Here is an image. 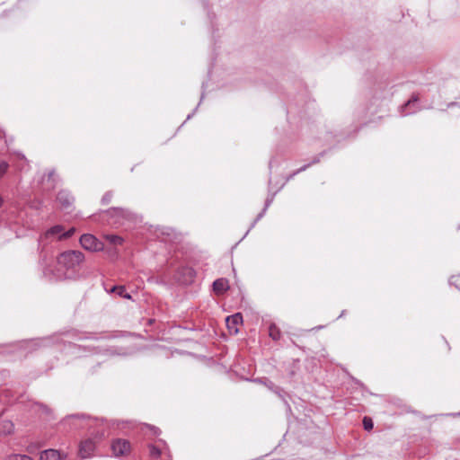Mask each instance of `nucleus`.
<instances>
[{
  "instance_id": "f257e3e1",
  "label": "nucleus",
  "mask_w": 460,
  "mask_h": 460,
  "mask_svg": "<svg viewBox=\"0 0 460 460\" xmlns=\"http://www.w3.org/2000/svg\"><path fill=\"white\" fill-rule=\"evenodd\" d=\"M84 260V254L79 251H66L58 258V264L66 270H73Z\"/></svg>"
},
{
  "instance_id": "f03ea898",
  "label": "nucleus",
  "mask_w": 460,
  "mask_h": 460,
  "mask_svg": "<svg viewBox=\"0 0 460 460\" xmlns=\"http://www.w3.org/2000/svg\"><path fill=\"white\" fill-rule=\"evenodd\" d=\"M75 233V228H70L69 230L64 232L63 226L58 225L55 226L49 230H47L43 234L40 235L39 242L43 243L45 241H52L54 239L61 240L66 239L72 236Z\"/></svg>"
},
{
  "instance_id": "7ed1b4c3",
  "label": "nucleus",
  "mask_w": 460,
  "mask_h": 460,
  "mask_svg": "<svg viewBox=\"0 0 460 460\" xmlns=\"http://www.w3.org/2000/svg\"><path fill=\"white\" fill-rule=\"evenodd\" d=\"M82 247L90 252H99L103 249V243L93 234H85L80 237Z\"/></svg>"
},
{
  "instance_id": "20e7f679",
  "label": "nucleus",
  "mask_w": 460,
  "mask_h": 460,
  "mask_svg": "<svg viewBox=\"0 0 460 460\" xmlns=\"http://www.w3.org/2000/svg\"><path fill=\"white\" fill-rule=\"evenodd\" d=\"M226 326L231 334H237L238 326L243 323V316L240 313L227 316L226 319Z\"/></svg>"
},
{
  "instance_id": "39448f33",
  "label": "nucleus",
  "mask_w": 460,
  "mask_h": 460,
  "mask_svg": "<svg viewBox=\"0 0 460 460\" xmlns=\"http://www.w3.org/2000/svg\"><path fill=\"white\" fill-rule=\"evenodd\" d=\"M111 450L116 456H124L129 452L130 445L125 439H116L111 444Z\"/></svg>"
},
{
  "instance_id": "423d86ee",
  "label": "nucleus",
  "mask_w": 460,
  "mask_h": 460,
  "mask_svg": "<svg viewBox=\"0 0 460 460\" xmlns=\"http://www.w3.org/2000/svg\"><path fill=\"white\" fill-rule=\"evenodd\" d=\"M95 445L92 439H86L80 445L79 453L82 457H88L94 450Z\"/></svg>"
},
{
  "instance_id": "0eeeda50",
  "label": "nucleus",
  "mask_w": 460,
  "mask_h": 460,
  "mask_svg": "<svg viewBox=\"0 0 460 460\" xmlns=\"http://www.w3.org/2000/svg\"><path fill=\"white\" fill-rule=\"evenodd\" d=\"M62 455L58 450L47 449L40 453V460H61Z\"/></svg>"
},
{
  "instance_id": "6e6552de",
  "label": "nucleus",
  "mask_w": 460,
  "mask_h": 460,
  "mask_svg": "<svg viewBox=\"0 0 460 460\" xmlns=\"http://www.w3.org/2000/svg\"><path fill=\"white\" fill-rule=\"evenodd\" d=\"M58 200L63 208H67L71 206L73 202V198L70 196L69 193L66 191H60L58 195Z\"/></svg>"
},
{
  "instance_id": "1a4fd4ad",
  "label": "nucleus",
  "mask_w": 460,
  "mask_h": 460,
  "mask_svg": "<svg viewBox=\"0 0 460 460\" xmlns=\"http://www.w3.org/2000/svg\"><path fill=\"white\" fill-rule=\"evenodd\" d=\"M228 288V281L225 279H218L213 283V289L217 294H222Z\"/></svg>"
},
{
  "instance_id": "9d476101",
  "label": "nucleus",
  "mask_w": 460,
  "mask_h": 460,
  "mask_svg": "<svg viewBox=\"0 0 460 460\" xmlns=\"http://www.w3.org/2000/svg\"><path fill=\"white\" fill-rule=\"evenodd\" d=\"M43 273L49 279H64L66 278V273L61 271L60 270H58L57 272H55L51 269L46 268L44 269Z\"/></svg>"
},
{
  "instance_id": "9b49d317",
  "label": "nucleus",
  "mask_w": 460,
  "mask_h": 460,
  "mask_svg": "<svg viewBox=\"0 0 460 460\" xmlns=\"http://www.w3.org/2000/svg\"><path fill=\"white\" fill-rule=\"evenodd\" d=\"M13 424L11 420L0 419V433L4 435L11 434L13 431Z\"/></svg>"
},
{
  "instance_id": "f8f14e48",
  "label": "nucleus",
  "mask_w": 460,
  "mask_h": 460,
  "mask_svg": "<svg viewBox=\"0 0 460 460\" xmlns=\"http://www.w3.org/2000/svg\"><path fill=\"white\" fill-rule=\"evenodd\" d=\"M106 240H108L111 243L114 245H120L123 243L122 237L115 234H107L105 235Z\"/></svg>"
},
{
  "instance_id": "ddd939ff",
  "label": "nucleus",
  "mask_w": 460,
  "mask_h": 460,
  "mask_svg": "<svg viewBox=\"0 0 460 460\" xmlns=\"http://www.w3.org/2000/svg\"><path fill=\"white\" fill-rule=\"evenodd\" d=\"M269 334L275 341H277L280 338V332L275 324H271L270 326Z\"/></svg>"
},
{
  "instance_id": "4468645a",
  "label": "nucleus",
  "mask_w": 460,
  "mask_h": 460,
  "mask_svg": "<svg viewBox=\"0 0 460 460\" xmlns=\"http://www.w3.org/2000/svg\"><path fill=\"white\" fill-rule=\"evenodd\" d=\"M111 292H116L119 296L129 299L131 296L128 293L126 292L125 288L122 286L113 287Z\"/></svg>"
},
{
  "instance_id": "2eb2a0df",
  "label": "nucleus",
  "mask_w": 460,
  "mask_h": 460,
  "mask_svg": "<svg viewBox=\"0 0 460 460\" xmlns=\"http://www.w3.org/2000/svg\"><path fill=\"white\" fill-rule=\"evenodd\" d=\"M5 460H33V459L27 455L13 454V455L8 456L5 458Z\"/></svg>"
},
{
  "instance_id": "dca6fc26",
  "label": "nucleus",
  "mask_w": 460,
  "mask_h": 460,
  "mask_svg": "<svg viewBox=\"0 0 460 460\" xmlns=\"http://www.w3.org/2000/svg\"><path fill=\"white\" fill-rule=\"evenodd\" d=\"M363 426L366 430H371L373 429L372 420L368 417H365L363 420Z\"/></svg>"
},
{
  "instance_id": "f3484780",
  "label": "nucleus",
  "mask_w": 460,
  "mask_h": 460,
  "mask_svg": "<svg viewBox=\"0 0 460 460\" xmlns=\"http://www.w3.org/2000/svg\"><path fill=\"white\" fill-rule=\"evenodd\" d=\"M9 164L4 161H0V179L6 173Z\"/></svg>"
},
{
  "instance_id": "a211bd4d",
  "label": "nucleus",
  "mask_w": 460,
  "mask_h": 460,
  "mask_svg": "<svg viewBox=\"0 0 460 460\" xmlns=\"http://www.w3.org/2000/svg\"><path fill=\"white\" fill-rule=\"evenodd\" d=\"M150 454L152 456H160V450L156 448L155 447H150Z\"/></svg>"
},
{
  "instance_id": "6ab92c4d",
  "label": "nucleus",
  "mask_w": 460,
  "mask_h": 460,
  "mask_svg": "<svg viewBox=\"0 0 460 460\" xmlns=\"http://www.w3.org/2000/svg\"><path fill=\"white\" fill-rule=\"evenodd\" d=\"M418 101L417 98H412L411 100L408 101V102L405 104V108H409L411 107V105H413L416 102Z\"/></svg>"
},
{
  "instance_id": "aec40b11",
  "label": "nucleus",
  "mask_w": 460,
  "mask_h": 460,
  "mask_svg": "<svg viewBox=\"0 0 460 460\" xmlns=\"http://www.w3.org/2000/svg\"><path fill=\"white\" fill-rule=\"evenodd\" d=\"M111 199V194L110 193H107L103 196L102 198V202L103 203H108L110 201V199Z\"/></svg>"
},
{
  "instance_id": "412c9836",
  "label": "nucleus",
  "mask_w": 460,
  "mask_h": 460,
  "mask_svg": "<svg viewBox=\"0 0 460 460\" xmlns=\"http://www.w3.org/2000/svg\"><path fill=\"white\" fill-rule=\"evenodd\" d=\"M54 176V171H51L48 174V181H49Z\"/></svg>"
},
{
  "instance_id": "4be33fe9",
  "label": "nucleus",
  "mask_w": 460,
  "mask_h": 460,
  "mask_svg": "<svg viewBox=\"0 0 460 460\" xmlns=\"http://www.w3.org/2000/svg\"><path fill=\"white\" fill-rule=\"evenodd\" d=\"M114 210L124 215V210L123 209L119 208V209H114Z\"/></svg>"
},
{
  "instance_id": "5701e85b",
  "label": "nucleus",
  "mask_w": 460,
  "mask_h": 460,
  "mask_svg": "<svg viewBox=\"0 0 460 460\" xmlns=\"http://www.w3.org/2000/svg\"><path fill=\"white\" fill-rule=\"evenodd\" d=\"M4 200H3V198L0 196V207L2 206Z\"/></svg>"
}]
</instances>
